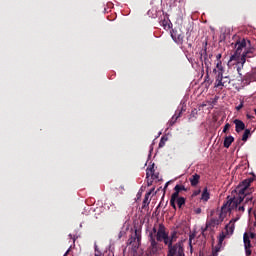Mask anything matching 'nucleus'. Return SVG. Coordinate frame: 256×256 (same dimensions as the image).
Returning a JSON list of instances; mask_svg holds the SVG:
<instances>
[{"mask_svg":"<svg viewBox=\"0 0 256 256\" xmlns=\"http://www.w3.org/2000/svg\"><path fill=\"white\" fill-rule=\"evenodd\" d=\"M128 244L129 245H132V247H136L137 248V238L135 236V233H134V236H131L129 239H128Z\"/></svg>","mask_w":256,"mask_h":256,"instance_id":"obj_25","label":"nucleus"},{"mask_svg":"<svg viewBox=\"0 0 256 256\" xmlns=\"http://www.w3.org/2000/svg\"><path fill=\"white\" fill-rule=\"evenodd\" d=\"M174 188H176L180 193L181 191H189V188H186L184 185L177 184Z\"/></svg>","mask_w":256,"mask_h":256,"instance_id":"obj_27","label":"nucleus"},{"mask_svg":"<svg viewBox=\"0 0 256 256\" xmlns=\"http://www.w3.org/2000/svg\"><path fill=\"white\" fill-rule=\"evenodd\" d=\"M243 241H244L246 256H250L252 251H251V240L249 239V234L244 233Z\"/></svg>","mask_w":256,"mask_h":256,"instance_id":"obj_11","label":"nucleus"},{"mask_svg":"<svg viewBox=\"0 0 256 256\" xmlns=\"http://www.w3.org/2000/svg\"><path fill=\"white\" fill-rule=\"evenodd\" d=\"M200 61L204 63L206 69L211 67V61H209V58L207 57V47L200 51Z\"/></svg>","mask_w":256,"mask_h":256,"instance_id":"obj_10","label":"nucleus"},{"mask_svg":"<svg viewBox=\"0 0 256 256\" xmlns=\"http://www.w3.org/2000/svg\"><path fill=\"white\" fill-rule=\"evenodd\" d=\"M173 1H177V0H173Z\"/></svg>","mask_w":256,"mask_h":256,"instance_id":"obj_46","label":"nucleus"},{"mask_svg":"<svg viewBox=\"0 0 256 256\" xmlns=\"http://www.w3.org/2000/svg\"><path fill=\"white\" fill-rule=\"evenodd\" d=\"M253 181V178H247L243 180L236 188V193H238V197H227V202L224 203L221 207V212L224 213V215H227V213L233 211L234 209H237V207H239V205L243 203L244 196L242 195H249L247 187H251Z\"/></svg>","mask_w":256,"mask_h":256,"instance_id":"obj_2","label":"nucleus"},{"mask_svg":"<svg viewBox=\"0 0 256 256\" xmlns=\"http://www.w3.org/2000/svg\"><path fill=\"white\" fill-rule=\"evenodd\" d=\"M233 141H235V138L233 136H226L224 139V147L226 149H229Z\"/></svg>","mask_w":256,"mask_h":256,"instance_id":"obj_20","label":"nucleus"},{"mask_svg":"<svg viewBox=\"0 0 256 256\" xmlns=\"http://www.w3.org/2000/svg\"><path fill=\"white\" fill-rule=\"evenodd\" d=\"M235 219L230 220V222L225 226L226 235H233L235 231Z\"/></svg>","mask_w":256,"mask_h":256,"instance_id":"obj_16","label":"nucleus"},{"mask_svg":"<svg viewBox=\"0 0 256 256\" xmlns=\"http://www.w3.org/2000/svg\"><path fill=\"white\" fill-rule=\"evenodd\" d=\"M253 43H251V40L245 39V38H238V40L235 43V52L230 57V61H239V57H241V53H243V49H247L251 47Z\"/></svg>","mask_w":256,"mask_h":256,"instance_id":"obj_4","label":"nucleus"},{"mask_svg":"<svg viewBox=\"0 0 256 256\" xmlns=\"http://www.w3.org/2000/svg\"><path fill=\"white\" fill-rule=\"evenodd\" d=\"M229 129H231V124L226 123L224 128H223V133H227V131H229Z\"/></svg>","mask_w":256,"mask_h":256,"instance_id":"obj_29","label":"nucleus"},{"mask_svg":"<svg viewBox=\"0 0 256 256\" xmlns=\"http://www.w3.org/2000/svg\"><path fill=\"white\" fill-rule=\"evenodd\" d=\"M169 237H171V234H169L167 227L163 223H160L158 228L154 226L148 235L150 255H157L163 249L160 243H164Z\"/></svg>","mask_w":256,"mask_h":256,"instance_id":"obj_1","label":"nucleus"},{"mask_svg":"<svg viewBox=\"0 0 256 256\" xmlns=\"http://www.w3.org/2000/svg\"><path fill=\"white\" fill-rule=\"evenodd\" d=\"M95 256H102L101 252H98L97 254H95Z\"/></svg>","mask_w":256,"mask_h":256,"instance_id":"obj_40","label":"nucleus"},{"mask_svg":"<svg viewBox=\"0 0 256 256\" xmlns=\"http://www.w3.org/2000/svg\"><path fill=\"white\" fill-rule=\"evenodd\" d=\"M238 211H245V207L244 206H239Z\"/></svg>","mask_w":256,"mask_h":256,"instance_id":"obj_37","label":"nucleus"},{"mask_svg":"<svg viewBox=\"0 0 256 256\" xmlns=\"http://www.w3.org/2000/svg\"><path fill=\"white\" fill-rule=\"evenodd\" d=\"M146 179H147V186H148V187H151V185H153V180H152V178L149 179V177H148V178H146Z\"/></svg>","mask_w":256,"mask_h":256,"instance_id":"obj_31","label":"nucleus"},{"mask_svg":"<svg viewBox=\"0 0 256 256\" xmlns=\"http://www.w3.org/2000/svg\"><path fill=\"white\" fill-rule=\"evenodd\" d=\"M180 193L181 192L174 187V193L171 195V198H170V205L175 210H177V205L175 204V201H177V199H179Z\"/></svg>","mask_w":256,"mask_h":256,"instance_id":"obj_12","label":"nucleus"},{"mask_svg":"<svg viewBox=\"0 0 256 256\" xmlns=\"http://www.w3.org/2000/svg\"><path fill=\"white\" fill-rule=\"evenodd\" d=\"M256 81V68H253L250 72L246 73L242 78L243 85H251Z\"/></svg>","mask_w":256,"mask_h":256,"instance_id":"obj_9","label":"nucleus"},{"mask_svg":"<svg viewBox=\"0 0 256 256\" xmlns=\"http://www.w3.org/2000/svg\"><path fill=\"white\" fill-rule=\"evenodd\" d=\"M201 193V190H195L193 193H192V197H197V195H199Z\"/></svg>","mask_w":256,"mask_h":256,"instance_id":"obj_32","label":"nucleus"},{"mask_svg":"<svg viewBox=\"0 0 256 256\" xmlns=\"http://www.w3.org/2000/svg\"><path fill=\"white\" fill-rule=\"evenodd\" d=\"M177 201V205L179 207V209H181V207H183V205H185V197H179L178 199H176Z\"/></svg>","mask_w":256,"mask_h":256,"instance_id":"obj_26","label":"nucleus"},{"mask_svg":"<svg viewBox=\"0 0 256 256\" xmlns=\"http://www.w3.org/2000/svg\"><path fill=\"white\" fill-rule=\"evenodd\" d=\"M251 237H252V239H253V234H251Z\"/></svg>","mask_w":256,"mask_h":256,"instance_id":"obj_44","label":"nucleus"},{"mask_svg":"<svg viewBox=\"0 0 256 256\" xmlns=\"http://www.w3.org/2000/svg\"><path fill=\"white\" fill-rule=\"evenodd\" d=\"M231 84V78L229 76H216L215 77V84L214 87H221V89H223V87H229V85Z\"/></svg>","mask_w":256,"mask_h":256,"instance_id":"obj_6","label":"nucleus"},{"mask_svg":"<svg viewBox=\"0 0 256 256\" xmlns=\"http://www.w3.org/2000/svg\"><path fill=\"white\" fill-rule=\"evenodd\" d=\"M213 73L216 74V77H221L225 73V68H223V62L219 60L216 64V68L213 70Z\"/></svg>","mask_w":256,"mask_h":256,"instance_id":"obj_13","label":"nucleus"},{"mask_svg":"<svg viewBox=\"0 0 256 256\" xmlns=\"http://www.w3.org/2000/svg\"><path fill=\"white\" fill-rule=\"evenodd\" d=\"M223 219H225V214L221 211L218 217H212L207 220L205 228H202V235H205V231H207L208 229H213L215 227H218V225H221L223 223Z\"/></svg>","mask_w":256,"mask_h":256,"instance_id":"obj_5","label":"nucleus"},{"mask_svg":"<svg viewBox=\"0 0 256 256\" xmlns=\"http://www.w3.org/2000/svg\"><path fill=\"white\" fill-rule=\"evenodd\" d=\"M165 143H167V137L163 136V137L160 139L159 147H160V148L165 147Z\"/></svg>","mask_w":256,"mask_h":256,"instance_id":"obj_28","label":"nucleus"},{"mask_svg":"<svg viewBox=\"0 0 256 256\" xmlns=\"http://www.w3.org/2000/svg\"><path fill=\"white\" fill-rule=\"evenodd\" d=\"M247 192L248 194H242L241 196L244 197L243 201L245 200L246 205H255L256 203V194L253 195V188H251L250 186L247 187Z\"/></svg>","mask_w":256,"mask_h":256,"instance_id":"obj_8","label":"nucleus"},{"mask_svg":"<svg viewBox=\"0 0 256 256\" xmlns=\"http://www.w3.org/2000/svg\"><path fill=\"white\" fill-rule=\"evenodd\" d=\"M149 177H151L152 180L159 179V173L155 174L154 165L146 170V179H149Z\"/></svg>","mask_w":256,"mask_h":256,"instance_id":"obj_15","label":"nucleus"},{"mask_svg":"<svg viewBox=\"0 0 256 256\" xmlns=\"http://www.w3.org/2000/svg\"><path fill=\"white\" fill-rule=\"evenodd\" d=\"M201 179V175L195 173L193 174L190 178H189V181H190V185L192 187H197V185H199V181Z\"/></svg>","mask_w":256,"mask_h":256,"instance_id":"obj_17","label":"nucleus"},{"mask_svg":"<svg viewBox=\"0 0 256 256\" xmlns=\"http://www.w3.org/2000/svg\"><path fill=\"white\" fill-rule=\"evenodd\" d=\"M210 199V194H209V190L207 188H204L202 195H201V200L202 201H209Z\"/></svg>","mask_w":256,"mask_h":256,"instance_id":"obj_22","label":"nucleus"},{"mask_svg":"<svg viewBox=\"0 0 256 256\" xmlns=\"http://www.w3.org/2000/svg\"><path fill=\"white\" fill-rule=\"evenodd\" d=\"M171 37H172L173 41H175V43H178V45H183V39H184L183 34H177V33L173 32L171 34Z\"/></svg>","mask_w":256,"mask_h":256,"instance_id":"obj_19","label":"nucleus"},{"mask_svg":"<svg viewBox=\"0 0 256 256\" xmlns=\"http://www.w3.org/2000/svg\"><path fill=\"white\" fill-rule=\"evenodd\" d=\"M134 233H135L136 245H137V249H138V247L141 245V231L136 229Z\"/></svg>","mask_w":256,"mask_h":256,"instance_id":"obj_24","label":"nucleus"},{"mask_svg":"<svg viewBox=\"0 0 256 256\" xmlns=\"http://www.w3.org/2000/svg\"><path fill=\"white\" fill-rule=\"evenodd\" d=\"M251 137V130L250 129H245L244 133L242 135V141L247 142V140Z\"/></svg>","mask_w":256,"mask_h":256,"instance_id":"obj_23","label":"nucleus"},{"mask_svg":"<svg viewBox=\"0 0 256 256\" xmlns=\"http://www.w3.org/2000/svg\"><path fill=\"white\" fill-rule=\"evenodd\" d=\"M251 209H253V207H250V211H251Z\"/></svg>","mask_w":256,"mask_h":256,"instance_id":"obj_43","label":"nucleus"},{"mask_svg":"<svg viewBox=\"0 0 256 256\" xmlns=\"http://www.w3.org/2000/svg\"><path fill=\"white\" fill-rule=\"evenodd\" d=\"M236 109H237L238 111H241V109H243V103H240V104L236 107Z\"/></svg>","mask_w":256,"mask_h":256,"instance_id":"obj_35","label":"nucleus"},{"mask_svg":"<svg viewBox=\"0 0 256 256\" xmlns=\"http://www.w3.org/2000/svg\"><path fill=\"white\" fill-rule=\"evenodd\" d=\"M189 49H191V47H193V45L191 43H187Z\"/></svg>","mask_w":256,"mask_h":256,"instance_id":"obj_39","label":"nucleus"},{"mask_svg":"<svg viewBox=\"0 0 256 256\" xmlns=\"http://www.w3.org/2000/svg\"><path fill=\"white\" fill-rule=\"evenodd\" d=\"M237 71H238L239 75H241V67H238Z\"/></svg>","mask_w":256,"mask_h":256,"instance_id":"obj_38","label":"nucleus"},{"mask_svg":"<svg viewBox=\"0 0 256 256\" xmlns=\"http://www.w3.org/2000/svg\"><path fill=\"white\" fill-rule=\"evenodd\" d=\"M201 208H196L195 210H194V213H196V215H201Z\"/></svg>","mask_w":256,"mask_h":256,"instance_id":"obj_33","label":"nucleus"},{"mask_svg":"<svg viewBox=\"0 0 256 256\" xmlns=\"http://www.w3.org/2000/svg\"><path fill=\"white\" fill-rule=\"evenodd\" d=\"M193 239H195V235L191 234L190 237H189V245H190V247H193V245H192Z\"/></svg>","mask_w":256,"mask_h":256,"instance_id":"obj_30","label":"nucleus"},{"mask_svg":"<svg viewBox=\"0 0 256 256\" xmlns=\"http://www.w3.org/2000/svg\"><path fill=\"white\" fill-rule=\"evenodd\" d=\"M152 192L153 191H150V192H147L145 194V197H144V200H143V204H142V209H145V207H148V205H149V197H151V193Z\"/></svg>","mask_w":256,"mask_h":256,"instance_id":"obj_21","label":"nucleus"},{"mask_svg":"<svg viewBox=\"0 0 256 256\" xmlns=\"http://www.w3.org/2000/svg\"><path fill=\"white\" fill-rule=\"evenodd\" d=\"M95 251H97V247L95 248Z\"/></svg>","mask_w":256,"mask_h":256,"instance_id":"obj_45","label":"nucleus"},{"mask_svg":"<svg viewBox=\"0 0 256 256\" xmlns=\"http://www.w3.org/2000/svg\"><path fill=\"white\" fill-rule=\"evenodd\" d=\"M234 125H235V131L236 133H241V131H245V122L241 121L239 119H235L233 121Z\"/></svg>","mask_w":256,"mask_h":256,"instance_id":"obj_14","label":"nucleus"},{"mask_svg":"<svg viewBox=\"0 0 256 256\" xmlns=\"http://www.w3.org/2000/svg\"><path fill=\"white\" fill-rule=\"evenodd\" d=\"M255 56V46L252 44L251 46H249L243 53L242 56L240 58V61L242 63V67L243 65H245L247 59H252V57Z\"/></svg>","mask_w":256,"mask_h":256,"instance_id":"obj_7","label":"nucleus"},{"mask_svg":"<svg viewBox=\"0 0 256 256\" xmlns=\"http://www.w3.org/2000/svg\"><path fill=\"white\" fill-rule=\"evenodd\" d=\"M183 113V109L176 111V113L172 116V118L169 121V126L173 127V125H175V123H177V119H179V117H181Z\"/></svg>","mask_w":256,"mask_h":256,"instance_id":"obj_18","label":"nucleus"},{"mask_svg":"<svg viewBox=\"0 0 256 256\" xmlns=\"http://www.w3.org/2000/svg\"><path fill=\"white\" fill-rule=\"evenodd\" d=\"M209 57H213V54H210Z\"/></svg>","mask_w":256,"mask_h":256,"instance_id":"obj_41","label":"nucleus"},{"mask_svg":"<svg viewBox=\"0 0 256 256\" xmlns=\"http://www.w3.org/2000/svg\"><path fill=\"white\" fill-rule=\"evenodd\" d=\"M246 117H247V119H250V121L255 119V116H253L251 114H247Z\"/></svg>","mask_w":256,"mask_h":256,"instance_id":"obj_34","label":"nucleus"},{"mask_svg":"<svg viewBox=\"0 0 256 256\" xmlns=\"http://www.w3.org/2000/svg\"><path fill=\"white\" fill-rule=\"evenodd\" d=\"M221 57H222V55H221V54H217V55H216V59H217V61H221Z\"/></svg>","mask_w":256,"mask_h":256,"instance_id":"obj_36","label":"nucleus"},{"mask_svg":"<svg viewBox=\"0 0 256 256\" xmlns=\"http://www.w3.org/2000/svg\"><path fill=\"white\" fill-rule=\"evenodd\" d=\"M177 239V231L174 230L170 233L169 238L164 241V245L168 247L167 256H185V246L183 242H177Z\"/></svg>","mask_w":256,"mask_h":256,"instance_id":"obj_3","label":"nucleus"},{"mask_svg":"<svg viewBox=\"0 0 256 256\" xmlns=\"http://www.w3.org/2000/svg\"><path fill=\"white\" fill-rule=\"evenodd\" d=\"M195 113V111H192V115Z\"/></svg>","mask_w":256,"mask_h":256,"instance_id":"obj_42","label":"nucleus"}]
</instances>
